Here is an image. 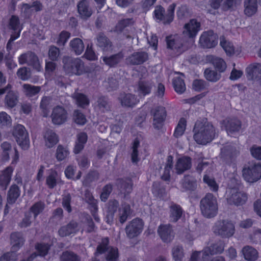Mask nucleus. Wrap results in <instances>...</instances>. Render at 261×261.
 Segmentation results:
<instances>
[{"mask_svg":"<svg viewBox=\"0 0 261 261\" xmlns=\"http://www.w3.org/2000/svg\"><path fill=\"white\" fill-rule=\"evenodd\" d=\"M192 166L191 159L188 156H183L178 159L175 169L176 173L180 174L190 169Z\"/></svg>","mask_w":261,"mask_h":261,"instance_id":"bb28decb","label":"nucleus"},{"mask_svg":"<svg viewBox=\"0 0 261 261\" xmlns=\"http://www.w3.org/2000/svg\"><path fill=\"white\" fill-rule=\"evenodd\" d=\"M60 177L56 171H51L46 177V184L49 189L54 188L57 185Z\"/></svg>","mask_w":261,"mask_h":261,"instance_id":"37998d69","label":"nucleus"},{"mask_svg":"<svg viewBox=\"0 0 261 261\" xmlns=\"http://www.w3.org/2000/svg\"><path fill=\"white\" fill-rule=\"evenodd\" d=\"M140 145L139 141L136 139L133 143V145L132 147V152L131 153V160L133 163H137L139 161V159L138 158V147Z\"/></svg>","mask_w":261,"mask_h":261,"instance_id":"bf43d9fd","label":"nucleus"},{"mask_svg":"<svg viewBox=\"0 0 261 261\" xmlns=\"http://www.w3.org/2000/svg\"><path fill=\"white\" fill-rule=\"evenodd\" d=\"M2 152V159L7 161L10 159V154L13 153L14 149L12 148L11 144L8 142H4L1 145Z\"/></svg>","mask_w":261,"mask_h":261,"instance_id":"c03bdc74","label":"nucleus"},{"mask_svg":"<svg viewBox=\"0 0 261 261\" xmlns=\"http://www.w3.org/2000/svg\"><path fill=\"white\" fill-rule=\"evenodd\" d=\"M244 258L248 261H255L258 257L257 251L250 246H244L242 249Z\"/></svg>","mask_w":261,"mask_h":261,"instance_id":"c9c22d12","label":"nucleus"},{"mask_svg":"<svg viewBox=\"0 0 261 261\" xmlns=\"http://www.w3.org/2000/svg\"><path fill=\"white\" fill-rule=\"evenodd\" d=\"M11 85L8 84L5 88L0 89V95L7 92L5 99V105L9 108H13L18 102V95L17 92L11 91Z\"/></svg>","mask_w":261,"mask_h":261,"instance_id":"dca6fc26","label":"nucleus"},{"mask_svg":"<svg viewBox=\"0 0 261 261\" xmlns=\"http://www.w3.org/2000/svg\"><path fill=\"white\" fill-rule=\"evenodd\" d=\"M202 214L206 218L214 217L218 212L216 198L211 193H207L201 199L200 203Z\"/></svg>","mask_w":261,"mask_h":261,"instance_id":"f03ea898","label":"nucleus"},{"mask_svg":"<svg viewBox=\"0 0 261 261\" xmlns=\"http://www.w3.org/2000/svg\"><path fill=\"white\" fill-rule=\"evenodd\" d=\"M158 233L162 240L165 243H170L174 237L172 228L170 224L160 225L158 228Z\"/></svg>","mask_w":261,"mask_h":261,"instance_id":"aec40b11","label":"nucleus"},{"mask_svg":"<svg viewBox=\"0 0 261 261\" xmlns=\"http://www.w3.org/2000/svg\"><path fill=\"white\" fill-rule=\"evenodd\" d=\"M85 197L86 201L89 203L91 206V209L93 208V211L95 212L97 211L98 206H97V201L94 197L93 196L92 193L89 190H86L85 192Z\"/></svg>","mask_w":261,"mask_h":261,"instance_id":"864d4df0","label":"nucleus"},{"mask_svg":"<svg viewBox=\"0 0 261 261\" xmlns=\"http://www.w3.org/2000/svg\"><path fill=\"white\" fill-rule=\"evenodd\" d=\"M69 152L67 148L61 145L58 146L56 150V158L58 161L65 160L69 155Z\"/></svg>","mask_w":261,"mask_h":261,"instance_id":"5fc2aeb1","label":"nucleus"},{"mask_svg":"<svg viewBox=\"0 0 261 261\" xmlns=\"http://www.w3.org/2000/svg\"><path fill=\"white\" fill-rule=\"evenodd\" d=\"M148 59V55L145 51L134 52L126 59V63L129 65H138L144 63Z\"/></svg>","mask_w":261,"mask_h":261,"instance_id":"412c9836","label":"nucleus"},{"mask_svg":"<svg viewBox=\"0 0 261 261\" xmlns=\"http://www.w3.org/2000/svg\"><path fill=\"white\" fill-rule=\"evenodd\" d=\"M144 226L143 221L139 218H135L129 222L125 228L126 236L129 239L138 237L142 231Z\"/></svg>","mask_w":261,"mask_h":261,"instance_id":"9d476101","label":"nucleus"},{"mask_svg":"<svg viewBox=\"0 0 261 261\" xmlns=\"http://www.w3.org/2000/svg\"><path fill=\"white\" fill-rule=\"evenodd\" d=\"M118 99L122 107L127 108H134L139 102L135 95L125 92L120 93Z\"/></svg>","mask_w":261,"mask_h":261,"instance_id":"6ab92c4d","label":"nucleus"},{"mask_svg":"<svg viewBox=\"0 0 261 261\" xmlns=\"http://www.w3.org/2000/svg\"><path fill=\"white\" fill-rule=\"evenodd\" d=\"M13 171V168L11 166H9L7 167L3 171L2 174L0 175V187L4 190L7 189V186L10 182Z\"/></svg>","mask_w":261,"mask_h":261,"instance_id":"473e14b6","label":"nucleus"},{"mask_svg":"<svg viewBox=\"0 0 261 261\" xmlns=\"http://www.w3.org/2000/svg\"><path fill=\"white\" fill-rule=\"evenodd\" d=\"M181 185L183 191H194L197 187V181L194 177L188 175L181 179Z\"/></svg>","mask_w":261,"mask_h":261,"instance_id":"72a5a7b5","label":"nucleus"},{"mask_svg":"<svg viewBox=\"0 0 261 261\" xmlns=\"http://www.w3.org/2000/svg\"><path fill=\"white\" fill-rule=\"evenodd\" d=\"M109 240L106 237L102 238L101 242L97 245L96 251L95 252L96 256L106 252L107 254L106 256L107 261H116L118 257V249L109 245Z\"/></svg>","mask_w":261,"mask_h":261,"instance_id":"20e7f679","label":"nucleus"},{"mask_svg":"<svg viewBox=\"0 0 261 261\" xmlns=\"http://www.w3.org/2000/svg\"><path fill=\"white\" fill-rule=\"evenodd\" d=\"M173 167V157L171 155L168 156L167 159V162L164 168V173L162 176V178L168 181L170 178V171Z\"/></svg>","mask_w":261,"mask_h":261,"instance_id":"49530a36","label":"nucleus"},{"mask_svg":"<svg viewBox=\"0 0 261 261\" xmlns=\"http://www.w3.org/2000/svg\"><path fill=\"white\" fill-rule=\"evenodd\" d=\"M96 108L102 113H105L111 110V105L108 98L106 96H99L96 101Z\"/></svg>","mask_w":261,"mask_h":261,"instance_id":"4c0bfd02","label":"nucleus"},{"mask_svg":"<svg viewBox=\"0 0 261 261\" xmlns=\"http://www.w3.org/2000/svg\"><path fill=\"white\" fill-rule=\"evenodd\" d=\"M99 178V173L97 171H92L88 173V174L85 177L83 184L84 186H87L91 182L98 180Z\"/></svg>","mask_w":261,"mask_h":261,"instance_id":"4d7b16f0","label":"nucleus"},{"mask_svg":"<svg viewBox=\"0 0 261 261\" xmlns=\"http://www.w3.org/2000/svg\"><path fill=\"white\" fill-rule=\"evenodd\" d=\"M63 62L64 63V69L67 74L80 75L84 71V62L80 58L65 57Z\"/></svg>","mask_w":261,"mask_h":261,"instance_id":"7ed1b4c3","label":"nucleus"},{"mask_svg":"<svg viewBox=\"0 0 261 261\" xmlns=\"http://www.w3.org/2000/svg\"><path fill=\"white\" fill-rule=\"evenodd\" d=\"M225 243L224 241L219 240L210 246L205 247L202 250V258H206L210 255L221 254L224 250Z\"/></svg>","mask_w":261,"mask_h":261,"instance_id":"2eb2a0df","label":"nucleus"},{"mask_svg":"<svg viewBox=\"0 0 261 261\" xmlns=\"http://www.w3.org/2000/svg\"><path fill=\"white\" fill-rule=\"evenodd\" d=\"M43 139L45 146L49 148L54 147L59 142L58 136L53 130L50 129L44 133Z\"/></svg>","mask_w":261,"mask_h":261,"instance_id":"c85d7f7f","label":"nucleus"},{"mask_svg":"<svg viewBox=\"0 0 261 261\" xmlns=\"http://www.w3.org/2000/svg\"><path fill=\"white\" fill-rule=\"evenodd\" d=\"M74 121L77 124L84 125L87 121L85 116L78 110H75L73 112Z\"/></svg>","mask_w":261,"mask_h":261,"instance_id":"0e129e2a","label":"nucleus"},{"mask_svg":"<svg viewBox=\"0 0 261 261\" xmlns=\"http://www.w3.org/2000/svg\"><path fill=\"white\" fill-rule=\"evenodd\" d=\"M20 195V190L16 184L11 186L8 191L7 200L9 204L14 203Z\"/></svg>","mask_w":261,"mask_h":261,"instance_id":"f704fd0d","label":"nucleus"},{"mask_svg":"<svg viewBox=\"0 0 261 261\" xmlns=\"http://www.w3.org/2000/svg\"><path fill=\"white\" fill-rule=\"evenodd\" d=\"M130 206L128 204L123 203L122 204V209L119 211V221L122 224L124 223L127 220L128 216L130 214Z\"/></svg>","mask_w":261,"mask_h":261,"instance_id":"09e8293b","label":"nucleus"},{"mask_svg":"<svg viewBox=\"0 0 261 261\" xmlns=\"http://www.w3.org/2000/svg\"><path fill=\"white\" fill-rule=\"evenodd\" d=\"M243 176L247 182H253L261 177V163H254L248 168H245L243 171Z\"/></svg>","mask_w":261,"mask_h":261,"instance_id":"6e6552de","label":"nucleus"},{"mask_svg":"<svg viewBox=\"0 0 261 261\" xmlns=\"http://www.w3.org/2000/svg\"><path fill=\"white\" fill-rule=\"evenodd\" d=\"M214 232L222 238H229L235 232L234 224L227 220L217 221L213 228Z\"/></svg>","mask_w":261,"mask_h":261,"instance_id":"39448f33","label":"nucleus"},{"mask_svg":"<svg viewBox=\"0 0 261 261\" xmlns=\"http://www.w3.org/2000/svg\"><path fill=\"white\" fill-rule=\"evenodd\" d=\"M200 24L195 19H191L184 27L183 34L189 38L192 39L195 37L200 30Z\"/></svg>","mask_w":261,"mask_h":261,"instance_id":"5701e85b","label":"nucleus"},{"mask_svg":"<svg viewBox=\"0 0 261 261\" xmlns=\"http://www.w3.org/2000/svg\"><path fill=\"white\" fill-rule=\"evenodd\" d=\"M224 124L228 134L239 131L241 127V121L236 118L226 119L224 121Z\"/></svg>","mask_w":261,"mask_h":261,"instance_id":"c756f323","label":"nucleus"},{"mask_svg":"<svg viewBox=\"0 0 261 261\" xmlns=\"http://www.w3.org/2000/svg\"><path fill=\"white\" fill-rule=\"evenodd\" d=\"M70 37V33L68 32L63 31H62L56 41L57 44L59 46H63L66 43L67 41Z\"/></svg>","mask_w":261,"mask_h":261,"instance_id":"052dcab7","label":"nucleus"},{"mask_svg":"<svg viewBox=\"0 0 261 261\" xmlns=\"http://www.w3.org/2000/svg\"><path fill=\"white\" fill-rule=\"evenodd\" d=\"M73 98L75 100L76 103L79 107L85 108L89 104V100L87 96L82 93H74Z\"/></svg>","mask_w":261,"mask_h":261,"instance_id":"a18cd8bd","label":"nucleus"},{"mask_svg":"<svg viewBox=\"0 0 261 261\" xmlns=\"http://www.w3.org/2000/svg\"><path fill=\"white\" fill-rule=\"evenodd\" d=\"M9 25L11 29L14 31L12 34L16 35L18 34L19 36L21 29L20 28L18 17L15 15L12 16L10 19Z\"/></svg>","mask_w":261,"mask_h":261,"instance_id":"603ef678","label":"nucleus"},{"mask_svg":"<svg viewBox=\"0 0 261 261\" xmlns=\"http://www.w3.org/2000/svg\"><path fill=\"white\" fill-rule=\"evenodd\" d=\"M172 255L175 261H182L184 257L182 247L179 245H175L172 249Z\"/></svg>","mask_w":261,"mask_h":261,"instance_id":"3c124183","label":"nucleus"},{"mask_svg":"<svg viewBox=\"0 0 261 261\" xmlns=\"http://www.w3.org/2000/svg\"><path fill=\"white\" fill-rule=\"evenodd\" d=\"M51 98L49 97L44 96L42 98L40 105V108L42 110L43 116L47 117L48 115L49 105L50 104Z\"/></svg>","mask_w":261,"mask_h":261,"instance_id":"6e6d98bb","label":"nucleus"},{"mask_svg":"<svg viewBox=\"0 0 261 261\" xmlns=\"http://www.w3.org/2000/svg\"><path fill=\"white\" fill-rule=\"evenodd\" d=\"M44 206V203L41 201L35 203L31 206V211L33 213L35 218L43 211Z\"/></svg>","mask_w":261,"mask_h":261,"instance_id":"338daca9","label":"nucleus"},{"mask_svg":"<svg viewBox=\"0 0 261 261\" xmlns=\"http://www.w3.org/2000/svg\"><path fill=\"white\" fill-rule=\"evenodd\" d=\"M79 230L78 223L71 221L67 224L62 226L58 230L59 234L61 237L69 236L76 233Z\"/></svg>","mask_w":261,"mask_h":261,"instance_id":"b1692460","label":"nucleus"},{"mask_svg":"<svg viewBox=\"0 0 261 261\" xmlns=\"http://www.w3.org/2000/svg\"><path fill=\"white\" fill-rule=\"evenodd\" d=\"M151 114L153 116V126L156 129H160L166 118V112L165 108L156 107L151 110Z\"/></svg>","mask_w":261,"mask_h":261,"instance_id":"a211bd4d","label":"nucleus"},{"mask_svg":"<svg viewBox=\"0 0 261 261\" xmlns=\"http://www.w3.org/2000/svg\"><path fill=\"white\" fill-rule=\"evenodd\" d=\"M175 6V4L170 5L165 15L164 14L165 10L162 7L160 6L156 7L154 11L155 18L160 21H163L165 23L171 22L174 18V12Z\"/></svg>","mask_w":261,"mask_h":261,"instance_id":"9b49d317","label":"nucleus"},{"mask_svg":"<svg viewBox=\"0 0 261 261\" xmlns=\"http://www.w3.org/2000/svg\"><path fill=\"white\" fill-rule=\"evenodd\" d=\"M218 37L213 31L203 32L199 39V43L203 48H211L215 47L218 43Z\"/></svg>","mask_w":261,"mask_h":261,"instance_id":"4468645a","label":"nucleus"},{"mask_svg":"<svg viewBox=\"0 0 261 261\" xmlns=\"http://www.w3.org/2000/svg\"><path fill=\"white\" fill-rule=\"evenodd\" d=\"M246 72L248 80L261 82V64L254 63L250 65L246 68Z\"/></svg>","mask_w":261,"mask_h":261,"instance_id":"4be33fe9","label":"nucleus"},{"mask_svg":"<svg viewBox=\"0 0 261 261\" xmlns=\"http://www.w3.org/2000/svg\"><path fill=\"white\" fill-rule=\"evenodd\" d=\"M119 206V202L116 200H110L109 202L108 214L107 215V222L108 223L112 222L113 220L114 214Z\"/></svg>","mask_w":261,"mask_h":261,"instance_id":"79ce46f5","label":"nucleus"},{"mask_svg":"<svg viewBox=\"0 0 261 261\" xmlns=\"http://www.w3.org/2000/svg\"><path fill=\"white\" fill-rule=\"evenodd\" d=\"M220 44L228 56L238 55L241 51L240 47L236 48L233 44L223 36L220 38Z\"/></svg>","mask_w":261,"mask_h":261,"instance_id":"a878e982","label":"nucleus"},{"mask_svg":"<svg viewBox=\"0 0 261 261\" xmlns=\"http://www.w3.org/2000/svg\"><path fill=\"white\" fill-rule=\"evenodd\" d=\"M116 185L120 192L125 196L129 195L133 190V184L130 179H118L116 180Z\"/></svg>","mask_w":261,"mask_h":261,"instance_id":"393cba45","label":"nucleus"},{"mask_svg":"<svg viewBox=\"0 0 261 261\" xmlns=\"http://www.w3.org/2000/svg\"><path fill=\"white\" fill-rule=\"evenodd\" d=\"M72 51L75 53V54L79 55H81L84 50L85 46L83 41L79 38H76L71 40L69 43Z\"/></svg>","mask_w":261,"mask_h":261,"instance_id":"ea45409f","label":"nucleus"},{"mask_svg":"<svg viewBox=\"0 0 261 261\" xmlns=\"http://www.w3.org/2000/svg\"><path fill=\"white\" fill-rule=\"evenodd\" d=\"M13 135L18 144L23 149L25 150L29 148L30 142L28 134L22 125L17 124L15 126Z\"/></svg>","mask_w":261,"mask_h":261,"instance_id":"0eeeda50","label":"nucleus"},{"mask_svg":"<svg viewBox=\"0 0 261 261\" xmlns=\"http://www.w3.org/2000/svg\"><path fill=\"white\" fill-rule=\"evenodd\" d=\"M19 63L21 65L27 64L37 71L42 69L41 63L37 56L32 51H27L22 54L18 57Z\"/></svg>","mask_w":261,"mask_h":261,"instance_id":"423d86ee","label":"nucleus"},{"mask_svg":"<svg viewBox=\"0 0 261 261\" xmlns=\"http://www.w3.org/2000/svg\"><path fill=\"white\" fill-rule=\"evenodd\" d=\"M61 261H80V258L72 252H64L61 256Z\"/></svg>","mask_w":261,"mask_h":261,"instance_id":"680f3d73","label":"nucleus"},{"mask_svg":"<svg viewBox=\"0 0 261 261\" xmlns=\"http://www.w3.org/2000/svg\"><path fill=\"white\" fill-rule=\"evenodd\" d=\"M204 76L209 82H217L220 79V74L217 71L206 69L204 71Z\"/></svg>","mask_w":261,"mask_h":261,"instance_id":"13d9d810","label":"nucleus"},{"mask_svg":"<svg viewBox=\"0 0 261 261\" xmlns=\"http://www.w3.org/2000/svg\"><path fill=\"white\" fill-rule=\"evenodd\" d=\"M166 42L168 48L175 50L179 54L188 48V46L184 44L182 39L178 35L167 37Z\"/></svg>","mask_w":261,"mask_h":261,"instance_id":"ddd939ff","label":"nucleus"},{"mask_svg":"<svg viewBox=\"0 0 261 261\" xmlns=\"http://www.w3.org/2000/svg\"><path fill=\"white\" fill-rule=\"evenodd\" d=\"M77 11L81 17L85 19L90 17L92 14V9L86 0H82L79 2L77 5Z\"/></svg>","mask_w":261,"mask_h":261,"instance_id":"7c9ffc66","label":"nucleus"},{"mask_svg":"<svg viewBox=\"0 0 261 261\" xmlns=\"http://www.w3.org/2000/svg\"><path fill=\"white\" fill-rule=\"evenodd\" d=\"M212 63L214 66L218 70L223 72L226 68V65L224 61L219 58L214 57L212 60Z\"/></svg>","mask_w":261,"mask_h":261,"instance_id":"69168bd1","label":"nucleus"},{"mask_svg":"<svg viewBox=\"0 0 261 261\" xmlns=\"http://www.w3.org/2000/svg\"><path fill=\"white\" fill-rule=\"evenodd\" d=\"M151 88V85L149 83H139L137 92L140 96H144L150 93Z\"/></svg>","mask_w":261,"mask_h":261,"instance_id":"8fccbe9b","label":"nucleus"},{"mask_svg":"<svg viewBox=\"0 0 261 261\" xmlns=\"http://www.w3.org/2000/svg\"><path fill=\"white\" fill-rule=\"evenodd\" d=\"M244 13L251 16L256 13L257 9V0H245Z\"/></svg>","mask_w":261,"mask_h":261,"instance_id":"58836bf2","label":"nucleus"},{"mask_svg":"<svg viewBox=\"0 0 261 261\" xmlns=\"http://www.w3.org/2000/svg\"><path fill=\"white\" fill-rule=\"evenodd\" d=\"M239 154L240 151L238 147L234 144H229L221 148L220 158L223 162L229 164L233 161Z\"/></svg>","mask_w":261,"mask_h":261,"instance_id":"1a4fd4ad","label":"nucleus"},{"mask_svg":"<svg viewBox=\"0 0 261 261\" xmlns=\"http://www.w3.org/2000/svg\"><path fill=\"white\" fill-rule=\"evenodd\" d=\"M227 201L229 204L242 205L247 199L246 194L239 192L235 188L229 189L227 191Z\"/></svg>","mask_w":261,"mask_h":261,"instance_id":"f8f14e48","label":"nucleus"},{"mask_svg":"<svg viewBox=\"0 0 261 261\" xmlns=\"http://www.w3.org/2000/svg\"><path fill=\"white\" fill-rule=\"evenodd\" d=\"M11 117L5 112L0 113V126H8L11 125Z\"/></svg>","mask_w":261,"mask_h":261,"instance_id":"774afa93","label":"nucleus"},{"mask_svg":"<svg viewBox=\"0 0 261 261\" xmlns=\"http://www.w3.org/2000/svg\"><path fill=\"white\" fill-rule=\"evenodd\" d=\"M184 211L178 204L172 202L169 206V219L172 222H176L182 216Z\"/></svg>","mask_w":261,"mask_h":261,"instance_id":"cd10ccee","label":"nucleus"},{"mask_svg":"<svg viewBox=\"0 0 261 261\" xmlns=\"http://www.w3.org/2000/svg\"><path fill=\"white\" fill-rule=\"evenodd\" d=\"M96 45L103 51L109 50L112 46L109 39L102 33L97 35L96 38Z\"/></svg>","mask_w":261,"mask_h":261,"instance_id":"e433bc0d","label":"nucleus"},{"mask_svg":"<svg viewBox=\"0 0 261 261\" xmlns=\"http://www.w3.org/2000/svg\"><path fill=\"white\" fill-rule=\"evenodd\" d=\"M51 118L53 123L56 125H61L67 120L68 114L62 107L57 106L52 111Z\"/></svg>","mask_w":261,"mask_h":261,"instance_id":"f3484780","label":"nucleus"},{"mask_svg":"<svg viewBox=\"0 0 261 261\" xmlns=\"http://www.w3.org/2000/svg\"><path fill=\"white\" fill-rule=\"evenodd\" d=\"M11 243L12 250L17 251L21 247L25 241L22 234L19 232H13L11 234Z\"/></svg>","mask_w":261,"mask_h":261,"instance_id":"2f4dec72","label":"nucleus"},{"mask_svg":"<svg viewBox=\"0 0 261 261\" xmlns=\"http://www.w3.org/2000/svg\"><path fill=\"white\" fill-rule=\"evenodd\" d=\"M186 127V120L185 118L180 119L175 129L173 136L176 138H178L184 134Z\"/></svg>","mask_w":261,"mask_h":261,"instance_id":"de8ad7c7","label":"nucleus"},{"mask_svg":"<svg viewBox=\"0 0 261 261\" xmlns=\"http://www.w3.org/2000/svg\"><path fill=\"white\" fill-rule=\"evenodd\" d=\"M193 138L199 144H206L211 142L215 137L214 126L206 121H197L194 128Z\"/></svg>","mask_w":261,"mask_h":261,"instance_id":"f257e3e1","label":"nucleus"},{"mask_svg":"<svg viewBox=\"0 0 261 261\" xmlns=\"http://www.w3.org/2000/svg\"><path fill=\"white\" fill-rule=\"evenodd\" d=\"M24 92L29 96H33L37 94L40 90V87L39 86H32L29 84L23 85Z\"/></svg>","mask_w":261,"mask_h":261,"instance_id":"e2e57ef3","label":"nucleus"},{"mask_svg":"<svg viewBox=\"0 0 261 261\" xmlns=\"http://www.w3.org/2000/svg\"><path fill=\"white\" fill-rule=\"evenodd\" d=\"M123 57L124 55L122 53H119L108 57H103L102 61L106 65L112 67L119 63Z\"/></svg>","mask_w":261,"mask_h":261,"instance_id":"a19ab883","label":"nucleus"}]
</instances>
